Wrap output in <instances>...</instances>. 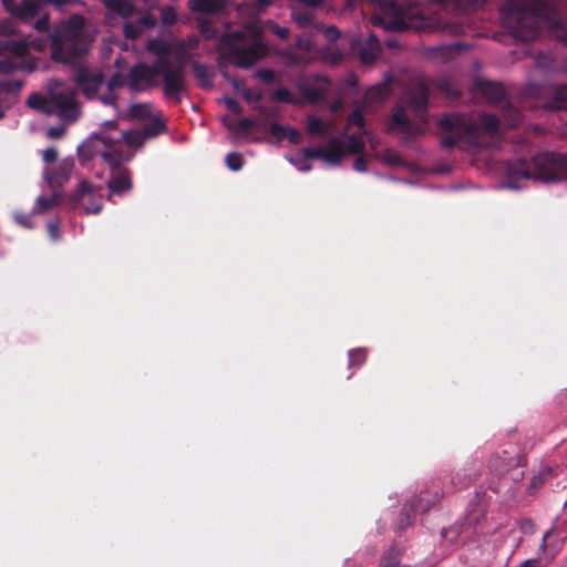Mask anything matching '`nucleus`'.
Wrapping results in <instances>:
<instances>
[{"label":"nucleus","instance_id":"obj_10","mask_svg":"<svg viewBox=\"0 0 567 567\" xmlns=\"http://www.w3.org/2000/svg\"><path fill=\"white\" fill-rule=\"evenodd\" d=\"M346 154V144L339 137H331L326 147H307L302 150V155L306 159H323L333 166L340 165Z\"/></svg>","mask_w":567,"mask_h":567},{"label":"nucleus","instance_id":"obj_4","mask_svg":"<svg viewBox=\"0 0 567 567\" xmlns=\"http://www.w3.org/2000/svg\"><path fill=\"white\" fill-rule=\"evenodd\" d=\"M158 76L163 79V93L166 100L178 104L182 102L183 94L187 91L186 79H184L181 69L165 70L161 63L147 64L144 62L136 63L128 72V86L133 91H141L143 85L154 87L158 85L156 80Z\"/></svg>","mask_w":567,"mask_h":567},{"label":"nucleus","instance_id":"obj_5","mask_svg":"<svg viewBox=\"0 0 567 567\" xmlns=\"http://www.w3.org/2000/svg\"><path fill=\"white\" fill-rule=\"evenodd\" d=\"M249 31L256 41L248 47L239 45L245 40V32L230 31L220 35L218 51L220 60L228 62L239 69H249L260 59L267 55L268 48L259 38L262 33L258 24H249Z\"/></svg>","mask_w":567,"mask_h":567},{"label":"nucleus","instance_id":"obj_47","mask_svg":"<svg viewBox=\"0 0 567 567\" xmlns=\"http://www.w3.org/2000/svg\"><path fill=\"white\" fill-rule=\"evenodd\" d=\"M265 25L269 31H271L281 40H287L290 35V30L288 28L280 27L272 20H268Z\"/></svg>","mask_w":567,"mask_h":567},{"label":"nucleus","instance_id":"obj_23","mask_svg":"<svg viewBox=\"0 0 567 567\" xmlns=\"http://www.w3.org/2000/svg\"><path fill=\"white\" fill-rule=\"evenodd\" d=\"M429 87L424 82L417 85L409 93V104L416 112L424 111L429 102Z\"/></svg>","mask_w":567,"mask_h":567},{"label":"nucleus","instance_id":"obj_16","mask_svg":"<svg viewBox=\"0 0 567 567\" xmlns=\"http://www.w3.org/2000/svg\"><path fill=\"white\" fill-rule=\"evenodd\" d=\"M390 130L400 131L409 136H415L422 132L421 127L410 121L401 105L393 107L392 117L390 122Z\"/></svg>","mask_w":567,"mask_h":567},{"label":"nucleus","instance_id":"obj_62","mask_svg":"<svg viewBox=\"0 0 567 567\" xmlns=\"http://www.w3.org/2000/svg\"><path fill=\"white\" fill-rule=\"evenodd\" d=\"M138 24L143 28V31L151 29L156 25V18L151 13H145L138 19Z\"/></svg>","mask_w":567,"mask_h":567},{"label":"nucleus","instance_id":"obj_36","mask_svg":"<svg viewBox=\"0 0 567 567\" xmlns=\"http://www.w3.org/2000/svg\"><path fill=\"white\" fill-rule=\"evenodd\" d=\"M165 130V123L161 118L155 117L152 120V122L144 126L143 133L146 137H155L158 134L163 133Z\"/></svg>","mask_w":567,"mask_h":567},{"label":"nucleus","instance_id":"obj_63","mask_svg":"<svg viewBox=\"0 0 567 567\" xmlns=\"http://www.w3.org/2000/svg\"><path fill=\"white\" fill-rule=\"evenodd\" d=\"M32 25L39 32H48L50 30L49 14H43L40 19H38L34 23H32Z\"/></svg>","mask_w":567,"mask_h":567},{"label":"nucleus","instance_id":"obj_35","mask_svg":"<svg viewBox=\"0 0 567 567\" xmlns=\"http://www.w3.org/2000/svg\"><path fill=\"white\" fill-rule=\"evenodd\" d=\"M20 69H27L23 61H18L16 58L0 59V74H10Z\"/></svg>","mask_w":567,"mask_h":567},{"label":"nucleus","instance_id":"obj_55","mask_svg":"<svg viewBox=\"0 0 567 567\" xmlns=\"http://www.w3.org/2000/svg\"><path fill=\"white\" fill-rule=\"evenodd\" d=\"M555 101L558 109L567 110V85H560L555 90Z\"/></svg>","mask_w":567,"mask_h":567},{"label":"nucleus","instance_id":"obj_49","mask_svg":"<svg viewBox=\"0 0 567 567\" xmlns=\"http://www.w3.org/2000/svg\"><path fill=\"white\" fill-rule=\"evenodd\" d=\"M364 124H365V120H364V116L360 109L352 111L348 115V118H347L348 127L358 126V127L362 128L364 126Z\"/></svg>","mask_w":567,"mask_h":567},{"label":"nucleus","instance_id":"obj_1","mask_svg":"<svg viewBox=\"0 0 567 567\" xmlns=\"http://www.w3.org/2000/svg\"><path fill=\"white\" fill-rule=\"evenodd\" d=\"M499 14L503 25L518 41H534L546 25L567 44V20L560 9L546 0H508L499 8Z\"/></svg>","mask_w":567,"mask_h":567},{"label":"nucleus","instance_id":"obj_31","mask_svg":"<svg viewBox=\"0 0 567 567\" xmlns=\"http://www.w3.org/2000/svg\"><path fill=\"white\" fill-rule=\"evenodd\" d=\"M1 47L12 53L16 59L23 58L29 51L28 43L24 40H6L1 42Z\"/></svg>","mask_w":567,"mask_h":567},{"label":"nucleus","instance_id":"obj_24","mask_svg":"<svg viewBox=\"0 0 567 567\" xmlns=\"http://www.w3.org/2000/svg\"><path fill=\"white\" fill-rule=\"evenodd\" d=\"M188 7L193 12L214 14L225 9L226 0H189Z\"/></svg>","mask_w":567,"mask_h":567},{"label":"nucleus","instance_id":"obj_13","mask_svg":"<svg viewBox=\"0 0 567 567\" xmlns=\"http://www.w3.org/2000/svg\"><path fill=\"white\" fill-rule=\"evenodd\" d=\"M74 168L73 158H63L55 168L43 171V177L52 189L62 187L71 177Z\"/></svg>","mask_w":567,"mask_h":567},{"label":"nucleus","instance_id":"obj_19","mask_svg":"<svg viewBox=\"0 0 567 567\" xmlns=\"http://www.w3.org/2000/svg\"><path fill=\"white\" fill-rule=\"evenodd\" d=\"M40 10L35 0H21L12 11V18L22 23L32 24V20L40 13Z\"/></svg>","mask_w":567,"mask_h":567},{"label":"nucleus","instance_id":"obj_11","mask_svg":"<svg viewBox=\"0 0 567 567\" xmlns=\"http://www.w3.org/2000/svg\"><path fill=\"white\" fill-rule=\"evenodd\" d=\"M73 81L85 99L94 100L105 83V78L101 71L93 72L83 65L76 69Z\"/></svg>","mask_w":567,"mask_h":567},{"label":"nucleus","instance_id":"obj_52","mask_svg":"<svg viewBox=\"0 0 567 567\" xmlns=\"http://www.w3.org/2000/svg\"><path fill=\"white\" fill-rule=\"evenodd\" d=\"M126 81L124 75L117 71L115 72L111 79L106 83V87L109 91H116L118 89H122L125 85Z\"/></svg>","mask_w":567,"mask_h":567},{"label":"nucleus","instance_id":"obj_34","mask_svg":"<svg viewBox=\"0 0 567 567\" xmlns=\"http://www.w3.org/2000/svg\"><path fill=\"white\" fill-rule=\"evenodd\" d=\"M401 550L391 547L381 557L380 567H399L400 565Z\"/></svg>","mask_w":567,"mask_h":567},{"label":"nucleus","instance_id":"obj_17","mask_svg":"<svg viewBox=\"0 0 567 567\" xmlns=\"http://www.w3.org/2000/svg\"><path fill=\"white\" fill-rule=\"evenodd\" d=\"M78 196L81 199L87 198L89 203L85 204L86 214H99L102 210L103 203L101 197H95V189L92 184L82 181L78 186Z\"/></svg>","mask_w":567,"mask_h":567},{"label":"nucleus","instance_id":"obj_15","mask_svg":"<svg viewBox=\"0 0 567 567\" xmlns=\"http://www.w3.org/2000/svg\"><path fill=\"white\" fill-rule=\"evenodd\" d=\"M315 84H302L299 90L305 100L309 103H318L329 91L330 80L326 75H316Z\"/></svg>","mask_w":567,"mask_h":567},{"label":"nucleus","instance_id":"obj_2","mask_svg":"<svg viewBox=\"0 0 567 567\" xmlns=\"http://www.w3.org/2000/svg\"><path fill=\"white\" fill-rule=\"evenodd\" d=\"M504 173L512 188H517L520 181L534 179L545 183L567 181V154L543 152L530 159L507 161Z\"/></svg>","mask_w":567,"mask_h":567},{"label":"nucleus","instance_id":"obj_42","mask_svg":"<svg viewBox=\"0 0 567 567\" xmlns=\"http://www.w3.org/2000/svg\"><path fill=\"white\" fill-rule=\"evenodd\" d=\"M255 121L249 117L241 118L236 125L234 124H226L227 128L229 131L236 132V133H245L252 128L255 126Z\"/></svg>","mask_w":567,"mask_h":567},{"label":"nucleus","instance_id":"obj_33","mask_svg":"<svg viewBox=\"0 0 567 567\" xmlns=\"http://www.w3.org/2000/svg\"><path fill=\"white\" fill-rule=\"evenodd\" d=\"M364 147L365 143L362 134L353 133L348 136L347 153L358 155L363 153Z\"/></svg>","mask_w":567,"mask_h":567},{"label":"nucleus","instance_id":"obj_59","mask_svg":"<svg viewBox=\"0 0 567 567\" xmlns=\"http://www.w3.org/2000/svg\"><path fill=\"white\" fill-rule=\"evenodd\" d=\"M34 214H23V213H20V214H16L14 215V220L17 224H19L20 226L24 227V228H28V229H32L34 227V224H33V220H32V216Z\"/></svg>","mask_w":567,"mask_h":567},{"label":"nucleus","instance_id":"obj_58","mask_svg":"<svg viewBox=\"0 0 567 567\" xmlns=\"http://www.w3.org/2000/svg\"><path fill=\"white\" fill-rule=\"evenodd\" d=\"M389 95V85L380 84L370 90V96L374 100H383Z\"/></svg>","mask_w":567,"mask_h":567},{"label":"nucleus","instance_id":"obj_41","mask_svg":"<svg viewBox=\"0 0 567 567\" xmlns=\"http://www.w3.org/2000/svg\"><path fill=\"white\" fill-rule=\"evenodd\" d=\"M316 30L317 31H322L324 38L329 42L337 41L340 38V35H341L339 29L337 27H334V25L324 27L322 23H317L316 24Z\"/></svg>","mask_w":567,"mask_h":567},{"label":"nucleus","instance_id":"obj_30","mask_svg":"<svg viewBox=\"0 0 567 567\" xmlns=\"http://www.w3.org/2000/svg\"><path fill=\"white\" fill-rule=\"evenodd\" d=\"M103 161L110 166L111 173L117 169H124L122 166L123 153L117 148L103 151L101 153Z\"/></svg>","mask_w":567,"mask_h":567},{"label":"nucleus","instance_id":"obj_38","mask_svg":"<svg viewBox=\"0 0 567 567\" xmlns=\"http://www.w3.org/2000/svg\"><path fill=\"white\" fill-rule=\"evenodd\" d=\"M151 107L145 103H136L130 107V116L132 118L145 120L150 116Z\"/></svg>","mask_w":567,"mask_h":567},{"label":"nucleus","instance_id":"obj_60","mask_svg":"<svg viewBox=\"0 0 567 567\" xmlns=\"http://www.w3.org/2000/svg\"><path fill=\"white\" fill-rule=\"evenodd\" d=\"M256 76L266 84H271L276 81V74L270 69H260L256 72Z\"/></svg>","mask_w":567,"mask_h":567},{"label":"nucleus","instance_id":"obj_44","mask_svg":"<svg viewBox=\"0 0 567 567\" xmlns=\"http://www.w3.org/2000/svg\"><path fill=\"white\" fill-rule=\"evenodd\" d=\"M123 32L125 38L134 40L142 34L143 28H141L138 22L128 21L124 24Z\"/></svg>","mask_w":567,"mask_h":567},{"label":"nucleus","instance_id":"obj_27","mask_svg":"<svg viewBox=\"0 0 567 567\" xmlns=\"http://www.w3.org/2000/svg\"><path fill=\"white\" fill-rule=\"evenodd\" d=\"M192 69L202 89L206 90L213 87L214 73L207 65L198 61H193Z\"/></svg>","mask_w":567,"mask_h":567},{"label":"nucleus","instance_id":"obj_7","mask_svg":"<svg viewBox=\"0 0 567 567\" xmlns=\"http://www.w3.org/2000/svg\"><path fill=\"white\" fill-rule=\"evenodd\" d=\"M124 140L128 145H141V137L132 132H123L118 137H113L105 132H95L86 141H84L78 147V155L81 161H91L95 156L100 155L103 151L100 150L99 143H102L106 147H111L114 144Z\"/></svg>","mask_w":567,"mask_h":567},{"label":"nucleus","instance_id":"obj_9","mask_svg":"<svg viewBox=\"0 0 567 567\" xmlns=\"http://www.w3.org/2000/svg\"><path fill=\"white\" fill-rule=\"evenodd\" d=\"M47 115H56L63 121L75 122L80 116V109L74 90H65L53 94L50 99V109Z\"/></svg>","mask_w":567,"mask_h":567},{"label":"nucleus","instance_id":"obj_54","mask_svg":"<svg viewBox=\"0 0 567 567\" xmlns=\"http://www.w3.org/2000/svg\"><path fill=\"white\" fill-rule=\"evenodd\" d=\"M268 131L278 142L286 140L287 126H284L277 122H271L269 124Z\"/></svg>","mask_w":567,"mask_h":567},{"label":"nucleus","instance_id":"obj_18","mask_svg":"<svg viewBox=\"0 0 567 567\" xmlns=\"http://www.w3.org/2000/svg\"><path fill=\"white\" fill-rule=\"evenodd\" d=\"M107 187L111 194L118 196L131 190L133 184L130 171L124 168L112 172L107 182Z\"/></svg>","mask_w":567,"mask_h":567},{"label":"nucleus","instance_id":"obj_20","mask_svg":"<svg viewBox=\"0 0 567 567\" xmlns=\"http://www.w3.org/2000/svg\"><path fill=\"white\" fill-rule=\"evenodd\" d=\"M439 495H431L427 491L422 492L420 495L412 497L405 505L412 514L426 513L436 502Z\"/></svg>","mask_w":567,"mask_h":567},{"label":"nucleus","instance_id":"obj_50","mask_svg":"<svg viewBox=\"0 0 567 567\" xmlns=\"http://www.w3.org/2000/svg\"><path fill=\"white\" fill-rule=\"evenodd\" d=\"M226 164L229 169L234 172L239 171L244 165L243 156L236 152L228 153L226 156Z\"/></svg>","mask_w":567,"mask_h":567},{"label":"nucleus","instance_id":"obj_22","mask_svg":"<svg viewBox=\"0 0 567 567\" xmlns=\"http://www.w3.org/2000/svg\"><path fill=\"white\" fill-rule=\"evenodd\" d=\"M477 477L478 470L476 467H464L452 473L451 483L455 488L462 489L470 486Z\"/></svg>","mask_w":567,"mask_h":567},{"label":"nucleus","instance_id":"obj_28","mask_svg":"<svg viewBox=\"0 0 567 567\" xmlns=\"http://www.w3.org/2000/svg\"><path fill=\"white\" fill-rule=\"evenodd\" d=\"M293 22L300 28L313 27L316 29V16L309 9L295 10L291 14Z\"/></svg>","mask_w":567,"mask_h":567},{"label":"nucleus","instance_id":"obj_46","mask_svg":"<svg viewBox=\"0 0 567 567\" xmlns=\"http://www.w3.org/2000/svg\"><path fill=\"white\" fill-rule=\"evenodd\" d=\"M220 71H221V74L225 78V80L231 84V86L234 87L235 91H237L239 93L244 92V90L246 89V82L244 79L237 78V76H230L224 70V66L221 64H220Z\"/></svg>","mask_w":567,"mask_h":567},{"label":"nucleus","instance_id":"obj_61","mask_svg":"<svg viewBox=\"0 0 567 567\" xmlns=\"http://www.w3.org/2000/svg\"><path fill=\"white\" fill-rule=\"evenodd\" d=\"M47 231L52 240H59L61 237L60 223L59 220H51L47 225Z\"/></svg>","mask_w":567,"mask_h":567},{"label":"nucleus","instance_id":"obj_26","mask_svg":"<svg viewBox=\"0 0 567 567\" xmlns=\"http://www.w3.org/2000/svg\"><path fill=\"white\" fill-rule=\"evenodd\" d=\"M101 2L109 11L122 18H130L135 12L134 4L128 0H101Z\"/></svg>","mask_w":567,"mask_h":567},{"label":"nucleus","instance_id":"obj_21","mask_svg":"<svg viewBox=\"0 0 567 567\" xmlns=\"http://www.w3.org/2000/svg\"><path fill=\"white\" fill-rule=\"evenodd\" d=\"M380 53V42L374 33H370L365 42L358 49V54L362 63L370 64L374 62Z\"/></svg>","mask_w":567,"mask_h":567},{"label":"nucleus","instance_id":"obj_25","mask_svg":"<svg viewBox=\"0 0 567 567\" xmlns=\"http://www.w3.org/2000/svg\"><path fill=\"white\" fill-rule=\"evenodd\" d=\"M332 131V123L323 122L321 117L310 115L307 120V132L315 137H326Z\"/></svg>","mask_w":567,"mask_h":567},{"label":"nucleus","instance_id":"obj_48","mask_svg":"<svg viewBox=\"0 0 567 567\" xmlns=\"http://www.w3.org/2000/svg\"><path fill=\"white\" fill-rule=\"evenodd\" d=\"M272 100L287 104H292L295 102L291 92L287 87H279L275 90L272 93Z\"/></svg>","mask_w":567,"mask_h":567},{"label":"nucleus","instance_id":"obj_39","mask_svg":"<svg viewBox=\"0 0 567 567\" xmlns=\"http://www.w3.org/2000/svg\"><path fill=\"white\" fill-rule=\"evenodd\" d=\"M367 359V352L364 349H353L349 351V367L360 368Z\"/></svg>","mask_w":567,"mask_h":567},{"label":"nucleus","instance_id":"obj_8","mask_svg":"<svg viewBox=\"0 0 567 567\" xmlns=\"http://www.w3.org/2000/svg\"><path fill=\"white\" fill-rule=\"evenodd\" d=\"M146 48L148 52L157 55V58L154 61L155 63H161L162 68L165 70L181 69L184 79H186L185 62L188 59V53L185 51L183 47H181L176 52V56L178 60L176 64H173L171 60V54L173 53L172 42L161 38H155L148 41Z\"/></svg>","mask_w":567,"mask_h":567},{"label":"nucleus","instance_id":"obj_6","mask_svg":"<svg viewBox=\"0 0 567 567\" xmlns=\"http://www.w3.org/2000/svg\"><path fill=\"white\" fill-rule=\"evenodd\" d=\"M91 40L84 31V19L71 16L60 31L51 34L52 59L56 62L72 63L74 59L85 55Z\"/></svg>","mask_w":567,"mask_h":567},{"label":"nucleus","instance_id":"obj_14","mask_svg":"<svg viewBox=\"0 0 567 567\" xmlns=\"http://www.w3.org/2000/svg\"><path fill=\"white\" fill-rule=\"evenodd\" d=\"M472 91L488 103H497L505 97V89L502 83L484 79H477L473 83Z\"/></svg>","mask_w":567,"mask_h":567},{"label":"nucleus","instance_id":"obj_53","mask_svg":"<svg viewBox=\"0 0 567 567\" xmlns=\"http://www.w3.org/2000/svg\"><path fill=\"white\" fill-rule=\"evenodd\" d=\"M413 523L412 518H411V512L410 509L408 508V506L404 505V507L402 508L401 513H400V516H399V522H398V529L400 532H403L409 526H411Z\"/></svg>","mask_w":567,"mask_h":567},{"label":"nucleus","instance_id":"obj_29","mask_svg":"<svg viewBox=\"0 0 567 567\" xmlns=\"http://www.w3.org/2000/svg\"><path fill=\"white\" fill-rule=\"evenodd\" d=\"M59 196L53 194L51 196H39L35 202V206L32 209V214H43L59 205Z\"/></svg>","mask_w":567,"mask_h":567},{"label":"nucleus","instance_id":"obj_12","mask_svg":"<svg viewBox=\"0 0 567 567\" xmlns=\"http://www.w3.org/2000/svg\"><path fill=\"white\" fill-rule=\"evenodd\" d=\"M524 462V456L515 452L514 449L512 451L503 450L501 453H495L491 456L488 467L497 475H503L513 468L523 466Z\"/></svg>","mask_w":567,"mask_h":567},{"label":"nucleus","instance_id":"obj_40","mask_svg":"<svg viewBox=\"0 0 567 567\" xmlns=\"http://www.w3.org/2000/svg\"><path fill=\"white\" fill-rule=\"evenodd\" d=\"M435 86L449 97L457 99L460 96V91L446 79L439 80Z\"/></svg>","mask_w":567,"mask_h":567},{"label":"nucleus","instance_id":"obj_32","mask_svg":"<svg viewBox=\"0 0 567 567\" xmlns=\"http://www.w3.org/2000/svg\"><path fill=\"white\" fill-rule=\"evenodd\" d=\"M27 104L30 109L40 111L47 114V110L50 109V99H47L43 94L34 92L30 94L27 100Z\"/></svg>","mask_w":567,"mask_h":567},{"label":"nucleus","instance_id":"obj_56","mask_svg":"<svg viewBox=\"0 0 567 567\" xmlns=\"http://www.w3.org/2000/svg\"><path fill=\"white\" fill-rule=\"evenodd\" d=\"M16 21L13 18L0 21V35L16 34Z\"/></svg>","mask_w":567,"mask_h":567},{"label":"nucleus","instance_id":"obj_57","mask_svg":"<svg viewBox=\"0 0 567 567\" xmlns=\"http://www.w3.org/2000/svg\"><path fill=\"white\" fill-rule=\"evenodd\" d=\"M117 97L118 96H117L116 92L107 90V92L105 94H102V95L97 94L96 99H99L103 105L113 106L114 109H117V104H116Z\"/></svg>","mask_w":567,"mask_h":567},{"label":"nucleus","instance_id":"obj_45","mask_svg":"<svg viewBox=\"0 0 567 567\" xmlns=\"http://www.w3.org/2000/svg\"><path fill=\"white\" fill-rule=\"evenodd\" d=\"M551 476V468L547 467L538 475L534 476L529 484V489L532 492L537 491L544 483Z\"/></svg>","mask_w":567,"mask_h":567},{"label":"nucleus","instance_id":"obj_51","mask_svg":"<svg viewBox=\"0 0 567 567\" xmlns=\"http://www.w3.org/2000/svg\"><path fill=\"white\" fill-rule=\"evenodd\" d=\"M23 84L22 80H2L0 81V89L3 93H13L20 91Z\"/></svg>","mask_w":567,"mask_h":567},{"label":"nucleus","instance_id":"obj_37","mask_svg":"<svg viewBox=\"0 0 567 567\" xmlns=\"http://www.w3.org/2000/svg\"><path fill=\"white\" fill-rule=\"evenodd\" d=\"M503 116L506 125L509 127H516L520 123V113L517 109L512 105H507L503 110Z\"/></svg>","mask_w":567,"mask_h":567},{"label":"nucleus","instance_id":"obj_3","mask_svg":"<svg viewBox=\"0 0 567 567\" xmlns=\"http://www.w3.org/2000/svg\"><path fill=\"white\" fill-rule=\"evenodd\" d=\"M439 127L444 133L441 145L452 150L460 143L473 147H481V133H496L499 128V118L493 114H482L478 122L465 114H450L439 121Z\"/></svg>","mask_w":567,"mask_h":567},{"label":"nucleus","instance_id":"obj_64","mask_svg":"<svg viewBox=\"0 0 567 567\" xmlns=\"http://www.w3.org/2000/svg\"><path fill=\"white\" fill-rule=\"evenodd\" d=\"M32 25L39 32H48L50 30L49 14H43L40 19H38L34 23H32Z\"/></svg>","mask_w":567,"mask_h":567},{"label":"nucleus","instance_id":"obj_43","mask_svg":"<svg viewBox=\"0 0 567 567\" xmlns=\"http://www.w3.org/2000/svg\"><path fill=\"white\" fill-rule=\"evenodd\" d=\"M161 20L165 25H174L177 21V13L173 7L166 6L161 9Z\"/></svg>","mask_w":567,"mask_h":567}]
</instances>
